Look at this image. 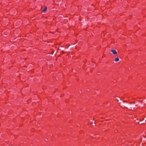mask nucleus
<instances>
[{"mask_svg": "<svg viewBox=\"0 0 146 146\" xmlns=\"http://www.w3.org/2000/svg\"><path fill=\"white\" fill-rule=\"evenodd\" d=\"M111 52L113 54H117L116 51L115 50H111Z\"/></svg>", "mask_w": 146, "mask_h": 146, "instance_id": "nucleus-1", "label": "nucleus"}, {"mask_svg": "<svg viewBox=\"0 0 146 146\" xmlns=\"http://www.w3.org/2000/svg\"><path fill=\"white\" fill-rule=\"evenodd\" d=\"M119 60V58H117L115 59V62H117Z\"/></svg>", "mask_w": 146, "mask_h": 146, "instance_id": "nucleus-2", "label": "nucleus"}, {"mask_svg": "<svg viewBox=\"0 0 146 146\" xmlns=\"http://www.w3.org/2000/svg\"><path fill=\"white\" fill-rule=\"evenodd\" d=\"M46 9H47V7H45L44 8V9H43V12H44L46 10Z\"/></svg>", "mask_w": 146, "mask_h": 146, "instance_id": "nucleus-3", "label": "nucleus"}]
</instances>
